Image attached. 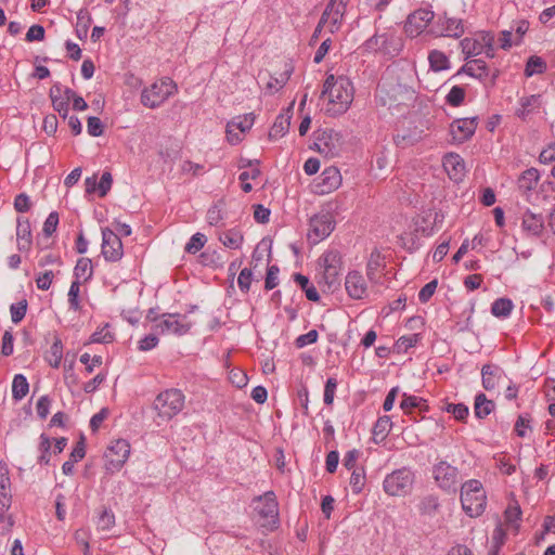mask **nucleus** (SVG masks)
<instances>
[{
	"instance_id": "1",
	"label": "nucleus",
	"mask_w": 555,
	"mask_h": 555,
	"mask_svg": "<svg viewBox=\"0 0 555 555\" xmlns=\"http://www.w3.org/2000/svg\"><path fill=\"white\" fill-rule=\"evenodd\" d=\"M353 95L354 89L348 77L327 75L322 98L326 101L324 109L328 115L337 116L346 113L353 101Z\"/></svg>"
},
{
	"instance_id": "2",
	"label": "nucleus",
	"mask_w": 555,
	"mask_h": 555,
	"mask_svg": "<svg viewBox=\"0 0 555 555\" xmlns=\"http://www.w3.org/2000/svg\"><path fill=\"white\" fill-rule=\"evenodd\" d=\"M461 504L469 517H477L485 512L487 495L482 483L477 479H469L461 487Z\"/></svg>"
},
{
	"instance_id": "3",
	"label": "nucleus",
	"mask_w": 555,
	"mask_h": 555,
	"mask_svg": "<svg viewBox=\"0 0 555 555\" xmlns=\"http://www.w3.org/2000/svg\"><path fill=\"white\" fill-rule=\"evenodd\" d=\"M184 402V393L180 389L170 388L156 396L153 409L162 421L168 422L183 410Z\"/></svg>"
},
{
	"instance_id": "4",
	"label": "nucleus",
	"mask_w": 555,
	"mask_h": 555,
	"mask_svg": "<svg viewBox=\"0 0 555 555\" xmlns=\"http://www.w3.org/2000/svg\"><path fill=\"white\" fill-rule=\"evenodd\" d=\"M414 482L415 473L404 466L385 476L383 490L389 496H405L411 493Z\"/></svg>"
},
{
	"instance_id": "5",
	"label": "nucleus",
	"mask_w": 555,
	"mask_h": 555,
	"mask_svg": "<svg viewBox=\"0 0 555 555\" xmlns=\"http://www.w3.org/2000/svg\"><path fill=\"white\" fill-rule=\"evenodd\" d=\"M320 264L323 267L322 285L323 292L334 293L340 286L339 272L341 267V256L338 250H328L320 258Z\"/></svg>"
},
{
	"instance_id": "6",
	"label": "nucleus",
	"mask_w": 555,
	"mask_h": 555,
	"mask_svg": "<svg viewBox=\"0 0 555 555\" xmlns=\"http://www.w3.org/2000/svg\"><path fill=\"white\" fill-rule=\"evenodd\" d=\"M177 92V85L170 78H163L144 88L141 92V103L149 108L159 107Z\"/></svg>"
},
{
	"instance_id": "7",
	"label": "nucleus",
	"mask_w": 555,
	"mask_h": 555,
	"mask_svg": "<svg viewBox=\"0 0 555 555\" xmlns=\"http://www.w3.org/2000/svg\"><path fill=\"white\" fill-rule=\"evenodd\" d=\"M255 511L262 520L261 527L274 530L280 525L279 502L273 491H267L254 499Z\"/></svg>"
},
{
	"instance_id": "8",
	"label": "nucleus",
	"mask_w": 555,
	"mask_h": 555,
	"mask_svg": "<svg viewBox=\"0 0 555 555\" xmlns=\"http://www.w3.org/2000/svg\"><path fill=\"white\" fill-rule=\"evenodd\" d=\"M460 46L466 60L482 53L490 59L495 55L494 36L490 31H479L473 37H466L461 40Z\"/></svg>"
},
{
	"instance_id": "9",
	"label": "nucleus",
	"mask_w": 555,
	"mask_h": 555,
	"mask_svg": "<svg viewBox=\"0 0 555 555\" xmlns=\"http://www.w3.org/2000/svg\"><path fill=\"white\" fill-rule=\"evenodd\" d=\"M431 476L437 487L447 493H455L460 481V470L446 460H437L431 467Z\"/></svg>"
},
{
	"instance_id": "10",
	"label": "nucleus",
	"mask_w": 555,
	"mask_h": 555,
	"mask_svg": "<svg viewBox=\"0 0 555 555\" xmlns=\"http://www.w3.org/2000/svg\"><path fill=\"white\" fill-rule=\"evenodd\" d=\"M131 447L128 440L117 439L107 448L105 457V469L109 474L119 472L130 455Z\"/></svg>"
},
{
	"instance_id": "11",
	"label": "nucleus",
	"mask_w": 555,
	"mask_h": 555,
	"mask_svg": "<svg viewBox=\"0 0 555 555\" xmlns=\"http://www.w3.org/2000/svg\"><path fill=\"white\" fill-rule=\"evenodd\" d=\"M335 219L328 211H321L312 216L309 220L308 240L312 244H318L327 236L335 229Z\"/></svg>"
},
{
	"instance_id": "12",
	"label": "nucleus",
	"mask_w": 555,
	"mask_h": 555,
	"mask_svg": "<svg viewBox=\"0 0 555 555\" xmlns=\"http://www.w3.org/2000/svg\"><path fill=\"white\" fill-rule=\"evenodd\" d=\"M160 318L162 320L153 327L157 334L183 336L188 334L192 327V323L188 321V317L180 313H163Z\"/></svg>"
},
{
	"instance_id": "13",
	"label": "nucleus",
	"mask_w": 555,
	"mask_h": 555,
	"mask_svg": "<svg viewBox=\"0 0 555 555\" xmlns=\"http://www.w3.org/2000/svg\"><path fill=\"white\" fill-rule=\"evenodd\" d=\"M346 11L345 0H330L320 18V26H325L330 34L337 33Z\"/></svg>"
},
{
	"instance_id": "14",
	"label": "nucleus",
	"mask_w": 555,
	"mask_h": 555,
	"mask_svg": "<svg viewBox=\"0 0 555 555\" xmlns=\"http://www.w3.org/2000/svg\"><path fill=\"white\" fill-rule=\"evenodd\" d=\"M434 17L435 13L429 9H418L412 12L404 24V31L406 36L411 38L418 37L425 31Z\"/></svg>"
},
{
	"instance_id": "15",
	"label": "nucleus",
	"mask_w": 555,
	"mask_h": 555,
	"mask_svg": "<svg viewBox=\"0 0 555 555\" xmlns=\"http://www.w3.org/2000/svg\"><path fill=\"white\" fill-rule=\"evenodd\" d=\"M341 185V175L337 167L325 168L312 184L314 194L324 195L334 192Z\"/></svg>"
},
{
	"instance_id": "16",
	"label": "nucleus",
	"mask_w": 555,
	"mask_h": 555,
	"mask_svg": "<svg viewBox=\"0 0 555 555\" xmlns=\"http://www.w3.org/2000/svg\"><path fill=\"white\" fill-rule=\"evenodd\" d=\"M102 255L107 261H118L124 255L120 237L111 229L102 230Z\"/></svg>"
},
{
	"instance_id": "17",
	"label": "nucleus",
	"mask_w": 555,
	"mask_h": 555,
	"mask_svg": "<svg viewBox=\"0 0 555 555\" xmlns=\"http://www.w3.org/2000/svg\"><path fill=\"white\" fill-rule=\"evenodd\" d=\"M294 67L291 63H285L283 70L280 73H267L266 76H260L263 83V90L266 94H275L284 88L293 74Z\"/></svg>"
},
{
	"instance_id": "18",
	"label": "nucleus",
	"mask_w": 555,
	"mask_h": 555,
	"mask_svg": "<svg viewBox=\"0 0 555 555\" xmlns=\"http://www.w3.org/2000/svg\"><path fill=\"white\" fill-rule=\"evenodd\" d=\"M345 289L348 296L354 300H361L366 297L367 284L359 271H350L345 279Z\"/></svg>"
},
{
	"instance_id": "19",
	"label": "nucleus",
	"mask_w": 555,
	"mask_h": 555,
	"mask_svg": "<svg viewBox=\"0 0 555 555\" xmlns=\"http://www.w3.org/2000/svg\"><path fill=\"white\" fill-rule=\"evenodd\" d=\"M255 124V115L253 113L234 117L227 124L228 139H238L241 134H246Z\"/></svg>"
},
{
	"instance_id": "20",
	"label": "nucleus",
	"mask_w": 555,
	"mask_h": 555,
	"mask_svg": "<svg viewBox=\"0 0 555 555\" xmlns=\"http://www.w3.org/2000/svg\"><path fill=\"white\" fill-rule=\"evenodd\" d=\"M442 166L451 180L455 182L463 180L465 176V165L463 158L459 154L449 153L444 155Z\"/></svg>"
},
{
	"instance_id": "21",
	"label": "nucleus",
	"mask_w": 555,
	"mask_h": 555,
	"mask_svg": "<svg viewBox=\"0 0 555 555\" xmlns=\"http://www.w3.org/2000/svg\"><path fill=\"white\" fill-rule=\"evenodd\" d=\"M477 118H460L454 120L450 126L453 139H469L476 131Z\"/></svg>"
},
{
	"instance_id": "22",
	"label": "nucleus",
	"mask_w": 555,
	"mask_h": 555,
	"mask_svg": "<svg viewBox=\"0 0 555 555\" xmlns=\"http://www.w3.org/2000/svg\"><path fill=\"white\" fill-rule=\"evenodd\" d=\"M441 29L439 31L431 30L433 34L443 37L460 38L464 31V24L461 18L444 17L439 20Z\"/></svg>"
},
{
	"instance_id": "23",
	"label": "nucleus",
	"mask_w": 555,
	"mask_h": 555,
	"mask_svg": "<svg viewBox=\"0 0 555 555\" xmlns=\"http://www.w3.org/2000/svg\"><path fill=\"white\" fill-rule=\"evenodd\" d=\"M16 238L20 251L28 250L30 248L33 243L31 225L27 218H17Z\"/></svg>"
},
{
	"instance_id": "24",
	"label": "nucleus",
	"mask_w": 555,
	"mask_h": 555,
	"mask_svg": "<svg viewBox=\"0 0 555 555\" xmlns=\"http://www.w3.org/2000/svg\"><path fill=\"white\" fill-rule=\"evenodd\" d=\"M522 229L531 235L539 236L544 228V219L541 214H534L527 209L522 216Z\"/></svg>"
},
{
	"instance_id": "25",
	"label": "nucleus",
	"mask_w": 555,
	"mask_h": 555,
	"mask_svg": "<svg viewBox=\"0 0 555 555\" xmlns=\"http://www.w3.org/2000/svg\"><path fill=\"white\" fill-rule=\"evenodd\" d=\"M542 105V96L540 94H532L524 96L519 100V107L516 109V115L526 119L529 115L539 111Z\"/></svg>"
},
{
	"instance_id": "26",
	"label": "nucleus",
	"mask_w": 555,
	"mask_h": 555,
	"mask_svg": "<svg viewBox=\"0 0 555 555\" xmlns=\"http://www.w3.org/2000/svg\"><path fill=\"white\" fill-rule=\"evenodd\" d=\"M502 374L503 370L500 366L493 364H485L481 369L482 387L488 391L493 390L496 387Z\"/></svg>"
},
{
	"instance_id": "27",
	"label": "nucleus",
	"mask_w": 555,
	"mask_h": 555,
	"mask_svg": "<svg viewBox=\"0 0 555 555\" xmlns=\"http://www.w3.org/2000/svg\"><path fill=\"white\" fill-rule=\"evenodd\" d=\"M440 501L439 496L434 493H428L420 499L417 504L418 513L422 516L435 517L439 513Z\"/></svg>"
},
{
	"instance_id": "28",
	"label": "nucleus",
	"mask_w": 555,
	"mask_h": 555,
	"mask_svg": "<svg viewBox=\"0 0 555 555\" xmlns=\"http://www.w3.org/2000/svg\"><path fill=\"white\" fill-rule=\"evenodd\" d=\"M385 268V258L382 256L380 251L374 249L366 263V275L367 279L376 283L379 279V272Z\"/></svg>"
},
{
	"instance_id": "29",
	"label": "nucleus",
	"mask_w": 555,
	"mask_h": 555,
	"mask_svg": "<svg viewBox=\"0 0 555 555\" xmlns=\"http://www.w3.org/2000/svg\"><path fill=\"white\" fill-rule=\"evenodd\" d=\"M309 149L323 154L325 157H337L341 155L343 141H313Z\"/></svg>"
},
{
	"instance_id": "30",
	"label": "nucleus",
	"mask_w": 555,
	"mask_h": 555,
	"mask_svg": "<svg viewBox=\"0 0 555 555\" xmlns=\"http://www.w3.org/2000/svg\"><path fill=\"white\" fill-rule=\"evenodd\" d=\"M50 98L52 101L53 108L63 117L67 116L68 113V98L63 95V87L61 83H54L50 89Z\"/></svg>"
},
{
	"instance_id": "31",
	"label": "nucleus",
	"mask_w": 555,
	"mask_h": 555,
	"mask_svg": "<svg viewBox=\"0 0 555 555\" xmlns=\"http://www.w3.org/2000/svg\"><path fill=\"white\" fill-rule=\"evenodd\" d=\"M495 409V403L488 399L483 392H479L475 396L474 413L479 420L486 418Z\"/></svg>"
},
{
	"instance_id": "32",
	"label": "nucleus",
	"mask_w": 555,
	"mask_h": 555,
	"mask_svg": "<svg viewBox=\"0 0 555 555\" xmlns=\"http://www.w3.org/2000/svg\"><path fill=\"white\" fill-rule=\"evenodd\" d=\"M461 72L479 80H485L488 77L487 64L485 61L479 59L467 61Z\"/></svg>"
},
{
	"instance_id": "33",
	"label": "nucleus",
	"mask_w": 555,
	"mask_h": 555,
	"mask_svg": "<svg viewBox=\"0 0 555 555\" xmlns=\"http://www.w3.org/2000/svg\"><path fill=\"white\" fill-rule=\"evenodd\" d=\"M93 276V266L89 258L81 257L77 260L74 268V278L76 282L85 283Z\"/></svg>"
},
{
	"instance_id": "34",
	"label": "nucleus",
	"mask_w": 555,
	"mask_h": 555,
	"mask_svg": "<svg viewBox=\"0 0 555 555\" xmlns=\"http://www.w3.org/2000/svg\"><path fill=\"white\" fill-rule=\"evenodd\" d=\"M540 179L539 171L535 168H529L525 170L521 176L518 178L517 185L518 189L524 192H530L535 189Z\"/></svg>"
},
{
	"instance_id": "35",
	"label": "nucleus",
	"mask_w": 555,
	"mask_h": 555,
	"mask_svg": "<svg viewBox=\"0 0 555 555\" xmlns=\"http://www.w3.org/2000/svg\"><path fill=\"white\" fill-rule=\"evenodd\" d=\"M392 427L391 417L388 415H384L377 418L375 422L372 434L375 442L384 441L389 435Z\"/></svg>"
},
{
	"instance_id": "36",
	"label": "nucleus",
	"mask_w": 555,
	"mask_h": 555,
	"mask_svg": "<svg viewBox=\"0 0 555 555\" xmlns=\"http://www.w3.org/2000/svg\"><path fill=\"white\" fill-rule=\"evenodd\" d=\"M63 358V343L60 337H55L50 349L44 354V360L50 366L57 369Z\"/></svg>"
},
{
	"instance_id": "37",
	"label": "nucleus",
	"mask_w": 555,
	"mask_h": 555,
	"mask_svg": "<svg viewBox=\"0 0 555 555\" xmlns=\"http://www.w3.org/2000/svg\"><path fill=\"white\" fill-rule=\"evenodd\" d=\"M291 126V116L287 114H280L270 129L269 138L270 139H279L283 138L289 130Z\"/></svg>"
},
{
	"instance_id": "38",
	"label": "nucleus",
	"mask_w": 555,
	"mask_h": 555,
	"mask_svg": "<svg viewBox=\"0 0 555 555\" xmlns=\"http://www.w3.org/2000/svg\"><path fill=\"white\" fill-rule=\"evenodd\" d=\"M294 282L300 286V288L305 292V295L308 300L318 302L320 300V295L317 288L310 283L308 276L301 273H295L293 275Z\"/></svg>"
},
{
	"instance_id": "39",
	"label": "nucleus",
	"mask_w": 555,
	"mask_h": 555,
	"mask_svg": "<svg viewBox=\"0 0 555 555\" xmlns=\"http://www.w3.org/2000/svg\"><path fill=\"white\" fill-rule=\"evenodd\" d=\"M428 62L430 69L434 72H442L450 68L448 56L439 50H431L429 52Z\"/></svg>"
},
{
	"instance_id": "40",
	"label": "nucleus",
	"mask_w": 555,
	"mask_h": 555,
	"mask_svg": "<svg viewBox=\"0 0 555 555\" xmlns=\"http://www.w3.org/2000/svg\"><path fill=\"white\" fill-rule=\"evenodd\" d=\"M29 391V384L25 375L16 374L12 382V398L21 401Z\"/></svg>"
},
{
	"instance_id": "41",
	"label": "nucleus",
	"mask_w": 555,
	"mask_h": 555,
	"mask_svg": "<svg viewBox=\"0 0 555 555\" xmlns=\"http://www.w3.org/2000/svg\"><path fill=\"white\" fill-rule=\"evenodd\" d=\"M219 240L225 247L231 249H238L243 243V235L241 234L240 231L231 229L223 232L220 235Z\"/></svg>"
},
{
	"instance_id": "42",
	"label": "nucleus",
	"mask_w": 555,
	"mask_h": 555,
	"mask_svg": "<svg viewBox=\"0 0 555 555\" xmlns=\"http://www.w3.org/2000/svg\"><path fill=\"white\" fill-rule=\"evenodd\" d=\"M513 302L508 298H498L491 305V313L498 318H506L513 310Z\"/></svg>"
},
{
	"instance_id": "43",
	"label": "nucleus",
	"mask_w": 555,
	"mask_h": 555,
	"mask_svg": "<svg viewBox=\"0 0 555 555\" xmlns=\"http://www.w3.org/2000/svg\"><path fill=\"white\" fill-rule=\"evenodd\" d=\"M224 201L219 199L207 211L206 219L210 225H218L223 219Z\"/></svg>"
},
{
	"instance_id": "44",
	"label": "nucleus",
	"mask_w": 555,
	"mask_h": 555,
	"mask_svg": "<svg viewBox=\"0 0 555 555\" xmlns=\"http://www.w3.org/2000/svg\"><path fill=\"white\" fill-rule=\"evenodd\" d=\"M366 477L363 467H358L352 470L349 485L354 494H359L365 486Z\"/></svg>"
},
{
	"instance_id": "45",
	"label": "nucleus",
	"mask_w": 555,
	"mask_h": 555,
	"mask_svg": "<svg viewBox=\"0 0 555 555\" xmlns=\"http://www.w3.org/2000/svg\"><path fill=\"white\" fill-rule=\"evenodd\" d=\"M521 508L517 501H514L513 503H509L507 508L505 509L504 516L506 522L514 526V528L517 530L519 528L518 521L521 519Z\"/></svg>"
},
{
	"instance_id": "46",
	"label": "nucleus",
	"mask_w": 555,
	"mask_h": 555,
	"mask_svg": "<svg viewBox=\"0 0 555 555\" xmlns=\"http://www.w3.org/2000/svg\"><path fill=\"white\" fill-rule=\"evenodd\" d=\"M546 69L545 62L540 56H530L526 63L525 75L531 77Z\"/></svg>"
},
{
	"instance_id": "47",
	"label": "nucleus",
	"mask_w": 555,
	"mask_h": 555,
	"mask_svg": "<svg viewBox=\"0 0 555 555\" xmlns=\"http://www.w3.org/2000/svg\"><path fill=\"white\" fill-rule=\"evenodd\" d=\"M38 449L40 452V455L38 456V463L40 465H49L51 440L46 434L40 435V442Z\"/></svg>"
},
{
	"instance_id": "48",
	"label": "nucleus",
	"mask_w": 555,
	"mask_h": 555,
	"mask_svg": "<svg viewBox=\"0 0 555 555\" xmlns=\"http://www.w3.org/2000/svg\"><path fill=\"white\" fill-rule=\"evenodd\" d=\"M27 300L22 299L10 307L11 320L14 324H18L26 315L27 312Z\"/></svg>"
},
{
	"instance_id": "49",
	"label": "nucleus",
	"mask_w": 555,
	"mask_h": 555,
	"mask_svg": "<svg viewBox=\"0 0 555 555\" xmlns=\"http://www.w3.org/2000/svg\"><path fill=\"white\" fill-rule=\"evenodd\" d=\"M80 284L81 283L79 282L73 281L67 294L69 309L74 311H79L81 309V305L79 301Z\"/></svg>"
},
{
	"instance_id": "50",
	"label": "nucleus",
	"mask_w": 555,
	"mask_h": 555,
	"mask_svg": "<svg viewBox=\"0 0 555 555\" xmlns=\"http://www.w3.org/2000/svg\"><path fill=\"white\" fill-rule=\"evenodd\" d=\"M421 334H411L408 336H401L396 341L398 352H408V350L414 347L421 340Z\"/></svg>"
},
{
	"instance_id": "51",
	"label": "nucleus",
	"mask_w": 555,
	"mask_h": 555,
	"mask_svg": "<svg viewBox=\"0 0 555 555\" xmlns=\"http://www.w3.org/2000/svg\"><path fill=\"white\" fill-rule=\"evenodd\" d=\"M425 401L416 396L403 393L400 408L405 414H410L413 409L421 408Z\"/></svg>"
},
{
	"instance_id": "52",
	"label": "nucleus",
	"mask_w": 555,
	"mask_h": 555,
	"mask_svg": "<svg viewBox=\"0 0 555 555\" xmlns=\"http://www.w3.org/2000/svg\"><path fill=\"white\" fill-rule=\"evenodd\" d=\"M511 29L516 38V46L522 42L524 36L529 30V22L526 20H517L511 24Z\"/></svg>"
},
{
	"instance_id": "53",
	"label": "nucleus",
	"mask_w": 555,
	"mask_h": 555,
	"mask_svg": "<svg viewBox=\"0 0 555 555\" xmlns=\"http://www.w3.org/2000/svg\"><path fill=\"white\" fill-rule=\"evenodd\" d=\"M465 90L460 86H453L446 96L447 103L451 106H459L463 103Z\"/></svg>"
},
{
	"instance_id": "54",
	"label": "nucleus",
	"mask_w": 555,
	"mask_h": 555,
	"mask_svg": "<svg viewBox=\"0 0 555 555\" xmlns=\"http://www.w3.org/2000/svg\"><path fill=\"white\" fill-rule=\"evenodd\" d=\"M205 243L206 236L202 233H195L194 235L191 236L184 249L189 254H196L204 247Z\"/></svg>"
},
{
	"instance_id": "55",
	"label": "nucleus",
	"mask_w": 555,
	"mask_h": 555,
	"mask_svg": "<svg viewBox=\"0 0 555 555\" xmlns=\"http://www.w3.org/2000/svg\"><path fill=\"white\" fill-rule=\"evenodd\" d=\"M90 532L88 529H78L74 533V539L78 545L83 548V555H90Z\"/></svg>"
},
{
	"instance_id": "56",
	"label": "nucleus",
	"mask_w": 555,
	"mask_h": 555,
	"mask_svg": "<svg viewBox=\"0 0 555 555\" xmlns=\"http://www.w3.org/2000/svg\"><path fill=\"white\" fill-rule=\"evenodd\" d=\"M338 382L335 377H328L324 386L323 401L326 405H332L334 402Z\"/></svg>"
},
{
	"instance_id": "57",
	"label": "nucleus",
	"mask_w": 555,
	"mask_h": 555,
	"mask_svg": "<svg viewBox=\"0 0 555 555\" xmlns=\"http://www.w3.org/2000/svg\"><path fill=\"white\" fill-rule=\"evenodd\" d=\"M279 272L280 269L276 264L269 266L267 269V275L264 281V288L271 291L279 284Z\"/></svg>"
},
{
	"instance_id": "58",
	"label": "nucleus",
	"mask_w": 555,
	"mask_h": 555,
	"mask_svg": "<svg viewBox=\"0 0 555 555\" xmlns=\"http://www.w3.org/2000/svg\"><path fill=\"white\" fill-rule=\"evenodd\" d=\"M447 412L451 413L457 421H465L468 416L469 410L464 403H450L447 406Z\"/></svg>"
},
{
	"instance_id": "59",
	"label": "nucleus",
	"mask_w": 555,
	"mask_h": 555,
	"mask_svg": "<svg viewBox=\"0 0 555 555\" xmlns=\"http://www.w3.org/2000/svg\"><path fill=\"white\" fill-rule=\"evenodd\" d=\"M59 221H60L59 214L56 211L50 212L43 223V228H42L43 234L48 237L51 236L56 231Z\"/></svg>"
},
{
	"instance_id": "60",
	"label": "nucleus",
	"mask_w": 555,
	"mask_h": 555,
	"mask_svg": "<svg viewBox=\"0 0 555 555\" xmlns=\"http://www.w3.org/2000/svg\"><path fill=\"white\" fill-rule=\"evenodd\" d=\"M80 362L86 365V372L91 374L95 366H100L103 363L102 356H93L91 357L89 353H82L80 356Z\"/></svg>"
},
{
	"instance_id": "61",
	"label": "nucleus",
	"mask_w": 555,
	"mask_h": 555,
	"mask_svg": "<svg viewBox=\"0 0 555 555\" xmlns=\"http://www.w3.org/2000/svg\"><path fill=\"white\" fill-rule=\"evenodd\" d=\"M531 416L530 414H520L515 423V431L516 435L520 438H525L527 436L526 429L531 428Z\"/></svg>"
},
{
	"instance_id": "62",
	"label": "nucleus",
	"mask_w": 555,
	"mask_h": 555,
	"mask_svg": "<svg viewBox=\"0 0 555 555\" xmlns=\"http://www.w3.org/2000/svg\"><path fill=\"white\" fill-rule=\"evenodd\" d=\"M437 286H438L437 280H433V281L426 283L418 292V300L422 304L427 302L431 298V296L435 294Z\"/></svg>"
},
{
	"instance_id": "63",
	"label": "nucleus",
	"mask_w": 555,
	"mask_h": 555,
	"mask_svg": "<svg viewBox=\"0 0 555 555\" xmlns=\"http://www.w3.org/2000/svg\"><path fill=\"white\" fill-rule=\"evenodd\" d=\"M318 338H319L318 331L311 330L306 334L299 335L295 340V345L297 348H304L308 345L317 343Z\"/></svg>"
},
{
	"instance_id": "64",
	"label": "nucleus",
	"mask_w": 555,
	"mask_h": 555,
	"mask_svg": "<svg viewBox=\"0 0 555 555\" xmlns=\"http://www.w3.org/2000/svg\"><path fill=\"white\" fill-rule=\"evenodd\" d=\"M115 524V516L111 511L104 509L98 519V528L100 530H109Z\"/></svg>"
}]
</instances>
